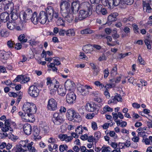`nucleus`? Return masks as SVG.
<instances>
[{
    "mask_svg": "<svg viewBox=\"0 0 152 152\" xmlns=\"http://www.w3.org/2000/svg\"><path fill=\"white\" fill-rule=\"evenodd\" d=\"M47 107L50 111H56L58 109L57 103L54 99L51 98L48 101Z\"/></svg>",
    "mask_w": 152,
    "mask_h": 152,
    "instance_id": "obj_8",
    "label": "nucleus"
},
{
    "mask_svg": "<svg viewBox=\"0 0 152 152\" xmlns=\"http://www.w3.org/2000/svg\"><path fill=\"white\" fill-rule=\"evenodd\" d=\"M59 137L62 141H65L66 142H69L73 139L72 136H68L66 134L60 135Z\"/></svg>",
    "mask_w": 152,
    "mask_h": 152,
    "instance_id": "obj_18",
    "label": "nucleus"
},
{
    "mask_svg": "<svg viewBox=\"0 0 152 152\" xmlns=\"http://www.w3.org/2000/svg\"><path fill=\"white\" fill-rule=\"evenodd\" d=\"M66 116L69 121L73 120L77 122H80L81 121V118L79 114L75 112L73 109H69L67 111Z\"/></svg>",
    "mask_w": 152,
    "mask_h": 152,
    "instance_id": "obj_4",
    "label": "nucleus"
},
{
    "mask_svg": "<svg viewBox=\"0 0 152 152\" xmlns=\"http://www.w3.org/2000/svg\"><path fill=\"white\" fill-rule=\"evenodd\" d=\"M8 134L6 132H0V139H2L8 136Z\"/></svg>",
    "mask_w": 152,
    "mask_h": 152,
    "instance_id": "obj_51",
    "label": "nucleus"
},
{
    "mask_svg": "<svg viewBox=\"0 0 152 152\" xmlns=\"http://www.w3.org/2000/svg\"><path fill=\"white\" fill-rule=\"evenodd\" d=\"M101 133L99 132H97L95 133L94 137V142H97L101 137Z\"/></svg>",
    "mask_w": 152,
    "mask_h": 152,
    "instance_id": "obj_36",
    "label": "nucleus"
},
{
    "mask_svg": "<svg viewBox=\"0 0 152 152\" xmlns=\"http://www.w3.org/2000/svg\"><path fill=\"white\" fill-rule=\"evenodd\" d=\"M61 12L62 16L67 22L70 23L73 19V12L71 11L70 4L67 1H64L60 4Z\"/></svg>",
    "mask_w": 152,
    "mask_h": 152,
    "instance_id": "obj_1",
    "label": "nucleus"
},
{
    "mask_svg": "<svg viewBox=\"0 0 152 152\" xmlns=\"http://www.w3.org/2000/svg\"><path fill=\"white\" fill-rule=\"evenodd\" d=\"M117 68L116 66H115L113 67L111 71V74H112L113 75H114L117 74Z\"/></svg>",
    "mask_w": 152,
    "mask_h": 152,
    "instance_id": "obj_63",
    "label": "nucleus"
},
{
    "mask_svg": "<svg viewBox=\"0 0 152 152\" xmlns=\"http://www.w3.org/2000/svg\"><path fill=\"white\" fill-rule=\"evenodd\" d=\"M30 18L31 19V21L34 24H37L38 22H39V18L37 17L36 12L34 13Z\"/></svg>",
    "mask_w": 152,
    "mask_h": 152,
    "instance_id": "obj_25",
    "label": "nucleus"
},
{
    "mask_svg": "<svg viewBox=\"0 0 152 152\" xmlns=\"http://www.w3.org/2000/svg\"><path fill=\"white\" fill-rule=\"evenodd\" d=\"M25 35L24 34H21L18 37V39L21 43L27 42V39L25 38Z\"/></svg>",
    "mask_w": 152,
    "mask_h": 152,
    "instance_id": "obj_33",
    "label": "nucleus"
},
{
    "mask_svg": "<svg viewBox=\"0 0 152 152\" xmlns=\"http://www.w3.org/2000/svg\"><path fill=\"white\" fill-rule=\"evenodd\" d=\"M123 30L125 33L126 34L129 33L130 32V28L127 26L125 27Z\"/></svg>",
    "mask_w": 152,
    "mask_h": 152,
    "instance_id": "obj_61",
    "label": "nucleus"
},
{
    "mask_svg": "<svg viewBox=\"0 0 152 152\" xmlns=\"http://www.w3.org/2000/svg\"><path fill=\"white\" fill-rule=\"evenodd\" d=\"M67 146L65 144L61 145L59 147V150L60 152H63L64 151H66L68 149Z\"/></svg>",
    "mask_w": 152,
    "mask_h": 152,
    "instance_id": "obj_42",
    "label": "nucleus"
},
{
    "mask_svg": "<svg viewBox=\"0 0 152 152\" xmlns=\"http://www.w3.org/2000/svg\"><path fill=\"white\" fill-rule=\"evenodd\" d=\"M123 4V2L121 0H113V4L114 6H117L120 4Z\"/></svg>",
    "mask_w": 152,
    "mask_h": 152,
    "instance_id": "obj_54",
    "label": "nucleus"
},
{
    "mask_svg": "<svg viewBox=\"0 0 152 152\" xmlns=\"http://www.w3.org/2000/svg\"><path fill=\"white\" fill-rule=\"evenodd\" d=\"M144 42L147 48L148 49H151V45L149 40L148 39H145L144 40Z\"/></svg>",
    "mask_w": 152,
    "mask_h": 152,
    "instance_id": "obj_44",
    "label": "nucleus"
},
{
    "mask_svg": "<svg viewBox=\"0 0 152 152\" xmlns=\"http://www.w3.org/2000/svg\"><path fill=\"white\" fill-rule=\"evenodd\" d=\"M34 143L32 142H31L30 143L27 144H24L23 145H18L19 146L21 147L22 148L27 149V148L29 152H37V151L36 150L35 148L32 146Z\"/></svg>",
    "mask_w": 152,
    "mask_h": 152,
    "instance_id": "obj_11",
    "label": "nucleus"
},
{
    "mask_svg": "<svg viewBox=\"0 0 152 152\" xmlns=\"http://www.w3.org/2000/svg\"><path fill=\"white\" fill-rule=\"evenodd\" d=\"M49 67L52 68L53 70L54 71H56L57 68L55 67V64L53 63H51L49 65Z\"/></svg>",
    "mask_w": 152,
    "mask_h": 152,
    "instance_id": "obj_57",
    "label": "nucleus"
},
{
    "mask_svg": "<svg viewBox=\"0 0 152 152\" xmlns=\"http://www.w3.org/2000/svg\"><path fill=\"white\" fill-rule=\"evenodd\" d=\"M137 131L138 133V136L141 137L142 134V128L141 127L139 128Z\"/></svg>",
    "mask_w": 152,
    "mask_h": 152,
    "instance_id": "obj_60",
    "label": "nucleus"
},
{
    "mask_svg": "<svg viewBox=\"0 0 152 152\" xmlns=\"http://www.w3.org/2000/svg\"><path fill=\"white\" fill-rule=\"evenodd\" d=\"M23 79H22V82L24 83H26L28 82L30 80V78L25 75H23Z\"/></svg>",
    "mask_w": 152,
    "mask_h": 152,
    "instance_id": "obj_49",
    "label": "nucleus"
},
{
    "mask_svg": "<svg viewBox=\"0 0 152 152\" xmlns=\"http://www.w3.org/2000/svg\"><path fill=\"white\" fill-rule=\"evenodd\" d=\"M66 101L69 104L74 103L76 99V96L73 91L68 93L66 95Z\"/></svg>",
    "mask_w": 152,
    "mask_h": 152,
    "instance_id": "obj_10",
    "label": "nucleus"
},
{
    "mask_svg": "<svg viewBox=\"0 0 152 152\" xmlns=\"http://www.w3.org/2000/svg\"><path fill=\"white\" fill-rule=\"evenodd\" d=\"M113 111V109L108 105L105 106L103 108V111H102L103 113L104 114L108 112H111Z\"/></svg>",
    "mask_w": 152,
    "mask_h": 152,
    "instance_id": "obj_38",
    "label": "nucleus"
},
{
    "mask_svg": "<svg viewBox=\"0 0 152 152\" xmlns=\"http://www.w3.org/2000/svg\"><path fill=\"white\" fill-rule=\"evenodd\" d=\"M56 139L52 137L50 138L48 140V142L51 143L52 145L55 144L56 142Z\"/></svg>",
    "mask_w": 152,
    "mask_h": 152,
    "instance_id": "obj_55",
    "label": "nucleus"
},
{
    "mask_svg": "<svg viewBox=\"0 0 152 152\" xmlns=\"http://www.w3.org/2000/svg\"><path fill=\"white\" fill-rule=\"evenodd\" d=\"M25 134L27 135H30L31 132L32 128L31 125L28 123L25 124L23 127Z\"/></svg>",
    "mask_w": 152,
    "mask_h": 152,
    "instance_id": "obj_15",
    "label": "nucleus"
},
{
    "mask_svg": "<svg viewBox=\"0 0 152 152\" xmlns=\"http://www.w3.org/2000/svg\"><path fill=\"white\" fill-rule=\"evenodd\" d=\"M118 15L117 12L113 13L109 15L108 17V20L109 22H112L116 20V17Z\"/></svg>",
    "mask_w": 152,
    "mask_h": 152,
    "instance_id": "obj_24",
    "label": "nucleus"
},
{
    "mask_svg": "<svg viewBox=\"0 0 152 152\" xmlns=\"http://www.w3.org/2000/svg\"><path fill=\"white\" fill-rule=\"evenodd\" d=\"M83 131V126L81 125L78 126L75 129V132L76 133L79 134H82Z\"/></svg>",
    "mask_w": 152,
    "mask_h": 152,
    "instance_id": "obj_41",
    "label": "nucleus"
},
{
    "mask_svg": "<svg viewBox=\"0 0 152 152\" xmlns=\"http://www.w3.org/2000/svg\"><path fill=\"white\" fill-rule=\"evenodd\" d=\"M4 9L9 12H12L14 10V4L13 3L10 2L4 6Z\"/></svg>",
    "mask_w": 152,
    "mask_h": 152,
    "instance_id": "obj_19",
    "label": "nucleus"
},
{
    "mask_svg": "<svg viewBox=\"0 0 152 152\" xmlns=\"http://www.w3.org/2000/svg\"><path fill=\"white\" fill-rule=\"evenodd\" d=\"M94 113H93L92 114H88L86 115V118L87 119H92L94 117Z\"/></svg>",
    "mask_w": 152,
    "mask_h": 152,
    "instance_id": "obj_62",
    "label": "nucleus"
},
{
    "mask_svg": "<svg viewBox=\"0 0 152 152\" xmlns=\"http://www.w3.org/2000/svg\"><path fill=\"white\" fill-rule=\"evenodd\" d=\"M134 2V0H124L123 1V3L124 2L127 5H131Z\"/></svg>",
    "mask_w": 152,
    "mask_h": 152,
    "instance_id": "obj_56",
    "label": "nucleus"
},
{
    "mask_svg": "<svg viewBox=\"0 0 152 152\" xmlns=\"http://www.w3.org/2000/svg\"><path fill=\"white\" fill-rule=\"evenodd\" d=\"M10 52H6L4 51H2L1 54V58L4 60H7L10 56Z\"/></svg>",
    "mask_w": 152,
    "mask_h": 152,
    "instance_id": "obj_29",
    "label": "nucleus"
},
{
    "mask_svg": "<svg viewBox=\"0 0 152 152\" xmlns=\"http://www.w3.org/2000/svg\"><path fill=\"white\" fill-rule=\"evenodd\" d=\"M66 34L67 36H73L75 35V33L73 29H70L67 31Z\"/></svg>",
    "mask_w": 152,
    "mask_h": 152,
    "instance_id": "obj_40",
    "label": "nucleus"
},
{
    "mask_svg": "<svg viewBox=\"0 0 152 152\" xmlns=\"http://www.w3.org/2000/svg\"><path fill=\"white\" fill-rule=\"evenodd\" d=\"M52 120L53 123L57 125H60L64 122V120L61 116V114L57 113L53 114Z\"/></svg>",
    "mask_w": 152,
    "mask_h": 152,
    "instance_id": "obj_7",
    "label": "nucleus"
},
{
    "mask_svg": "<svg viewBox=\"0 0 152 152\" xmlns=\"http://www.w3.org/2000/svg\"><path fill=\"white\" fill-rule=\"evenodd\" d=\"M14 151V152H25L26 149L22 148L18 145H16L12 150V151Z\"/></svg>",
    "mask_w": 152,
    "mask_h": 152,
    "instance_id": "obj_31",
    "label": "nucleus"
},
{
    "mask_svg": "<svg viewBox=\"0 0 152 152\" xmlns=\"http://www.w3.org/2000/svg\"><path fill=\"white\" fill-rule=\"evenodd\" d=\"M89 89H91V88L90 87V86H83L82 85L78 88V90L80 92L81 94L82 95V94L83 93L85 90Z\"/></svg>",
    "mask_w": 152,
    "mask_h": 152,
    "instance_id": "obj_30",
    "label": "nucleus"
},
{
    "mask_svg": "<svg viewBox=\"0 0 152 152\" xmlns=\"http://www.w3.org/2000/svg\"><path fill=\"white\" fill-rule=\"evenodd\" d=\"M0 34L2 37H8L9 35V33L5 29L1 30L0 31Z\"/></svg>",
    "mask_w": 152,
    "mask_h": 152,
    "instance_id": "obj_39",
    "label": "nucleus"
},
{
    "mask_svg": "<svg viewBox=\"0 0 152 152\" xmlns=\"http://www.w3.org/2000/svg\"><path fill=\"white\" fill-rule=\"evenodd\" d=\"M84 9L80 10L78 13V17L75 18L76 22L78 20H82L89 17L92 14V7L88 2L83 4Z\"/></svg>",
    "mask_w": 152,
    "mask_h": 152,
    "instance_id": "obj_3",
    "label": "nucleus"
},
{
    "mask_svg": "<svg viewBox=\"0 0 152 152\" xmlns=\"http://www.w3.org/2000/svg\"><path fill=\"white\" fill-rule=\"evenodd\" d=\"M91 127L92 129L94 130H96L97 129V126L96 123L94 121H93L91 123Z\"/></svg>",
    "mask_w": 152,
    "mask_h": 152,
    "instance_id": "obj_58",
    "label": "nucleus"
},
{
    "mask_svg": "<svg viewBox=\"0 0 152 152\" xmlns=\"http://www.w3.org/2000/svg\"><path fill=\"white\" fill-rule=\"evenodd\" d=\"M32 14V11L30 9H28L23 13V14L20 15V17L21 18V16H22L24 20H28L29 18H31L30 17Z\"/></svg>",
    "mask_w": 152,
    "mask_h": 152,
    "instance_id": "obj_14",
    "label": "nucleus"
},
{
    "mask_svg": "<svg viewBox=\"0 0 152 152\" xmlns=\"http://www.w3.org/2000/svg\"><path fill=\"white\" fill-rule=\"evenodd\" d=\"M8 46L10 48L13 47V45L15 44L14 41L11 40L8 41L7 43Z\"/></svg>",
    "mask_w": 152,
    "mask_h": 152,
    "instance_id": "obj_50",
    "label": "nucleus"
},
{
    "mask_svg": "<svg viewBox=\"0 0 152 152\" xmlns=\"http://www.w3.org/2000/svg\"><path fill=\"white\" fill-rule=\"evenodd\" d=\"M32 114L25 112L24 115H23L22 116V118L24 121L27 122L30 121V119L32 118Z\"/></svg>",
    "mask_w": 152,
    "mask_h": 152,
    "instance_id": "obj_26",
    "label": "nucleus"
},
{
    "mask_svg": "<svg viewBox=\"0 0 152 152\" xmlns=\"http://www.w3.org/2000/svg\"><path fill=\"white\" fill-rule=\"evenodd\" d=\"M58 15L57 12H54L53 17L56 19V24L58 26H64L65 25L64 21L61 18H58Z\"/></svg>",
    "mask_w": 152,
    "mask_h": 152,
    "instance_id": "obj_13",
    "label": "nucleus"
},
{
    "mask_svg": "<svg viewBox=\"0 0 152 152\" xmlns=\"http://www.w3.org/2000/svg\"><path fill=\"white\" fill-rule=\"evenodd\" d=\"M83 50L86 53L92 54L93 51V49L92 48L91 45H87L83 46Z\"/></svg>",
    "mask_w": 152,
    "mask_h": 152,
    "instance_id": "obj_23",
    "label": "nucleus"
},
{
    "mask_svg": "<svg viewBox=\"0 0 152 152\" xmlns=\"http://www.w3.org/2000/svg\"><path fill=\"white\" fill-rule=\"evenodd\" d=\"M80 7L79 2L78 1H73L72 3V7L71 8V11L72 12H74L78 11Z\"/></svg>",
    "mask_w": 152,
    "mask_h": 152,
    "instance_id": "obj_16",
    "label": "nucleus"
},
{
    "mask_svg": "<svg viewBox=\"0 0 152 152\" xmlns=\"http://www.w3.org/2000/svg\"><path fill=\"white\" fill-rule=\"evenodd\" d=\"M148 2V0H143V5L144 7H146V12L148 13H150L152 9L150 7Z\"/></svg>",
    "mask_w": 152,
    "mask_h": 152,
    "instance_id": "obj_27",
    "label": "nucleus"
},
{
    "mask_svg": "<svg viewBox=\"0 0 152 152\" xmlns=\"http://www.w3.org/2000/svg\"><path fill=\"white\" fill-rule=\"evenodd\" d=\"M93 33V31L89 28H87L81 31L80 33L82 34H91Z\"/></svg>",
    "mask_w": 152,
    "mask_h": 152,
    "instance_id": "obj_37",
    "label": "nucleus"
},
{
    "mask_svg": "<svg viewBox=\"0 0 152 152\" xmlns=\"http://www.w3.org/2000/svg\"><path fill=\"white\" fill-rule=\"evenodd\" d=\"M1 130L2 132H6L9 130L10 132L12 131V129L10 127L5 126L2 128Z\"/></svg>",
    "mask_w": 152,
    "mask_h": 152,
    "instance_id": "obj_43",
    "label": "nucleus"
},
{
    "mask_svg": "<svg viewBox=\"0 0 152 152\" xmlns=\"http://www.w3.org/2000/svg\"><path fill=\"white\" fill-rule=\"evenodd\" d=\"M11 13V17L12 20H15L17 19L18 18L19 14L17 13L16 11L15 12L12 11Z\"/></svg>",
    "mask_w": 152,
    "mask_h": 152,
    "instance_id": "obj_35",
    "label": "nucleus"
},
{
    "mask_svg": "<svg viewBox=\"0 0 152 152\" xmlns=\"http://www.w3.org/2000/svg\"><path fill=\"white\" fill-rule=\"evenodd\" d=\"M39 132L38 129L36 128L34 129L33 131V135L34 139L36 141L39 140L41 138V137L39 136Z\"/></svg>",
    "mask_w": 152,
    "mask_h": 152,
    "instance_id": "obj_21",
    "label": "nucleus"
},
{
    "mask_svg": "<svg viewBox=\"0 0 152 152\" xmlns=\"http://www.w3.org/2000/svg\"><path fill=\"white\" fill-rule=\"evenodd\" d=\"M40 127L42 128V130H43L45 132H48L49 128L48 126H44L43 124H41Z\"/></svg>",
    "mask_w": 152,
    "mask_h": 152,
    "instance_id": "obj_47",
    "label": "nucleus"
},
{
    "mask_svg": "<svg viewBox=\"0 0 152 152\" xmlns=\"http://www.w3.org/2000/svg\"><path fill=\"white\" fill-rule=\"evenodd\" d=\"M6 25L8 29L11 30H12L15 28V26L16 24L14 22H8L7 23Z\"/></svg>",
    "mask_w": 152,
    "mask_h": 152,
    "instance_id": "obj_32",
    "label": "nucleus"
},
{
    "mask_svg": "<svg viewBox=\"0 0 152 152\" xmlns=\"http://www.w3.org/2000/svg\"><path fill=\"white\" fill-rule=\"evenodd\" d=\"M66 90L65 87L59 88V86L58 89V93L61 96H64L66 94Z\"/></svg>",
    "mask_w": 152,
    "mask_h": 152,
    "instance_id": "obj_28",
    "label": "nucleus"
},
{
    "mask_svg": "<svg viewBox=\"0 0 152 152\" xmlns=\"http://www.w3.org/2000/svg\"><path fill=\"white\" fill-rule=\"evenodd\" d=\"M131 54V53L130 52L127 53H120L119 54V58L120 59L123 58L127 56L130 55Z\"/></svg>",
    "mask_w": 152,
    "mask_h": 152,
    "instance_id": "obj_48",
    "label": "nucleus"
},
{
    "mask_svg": "<svg viewBox=\"0 0 152 152\" xmlns=\"http://www.w3.org/2000/svg\"><path fill=\"white\" fill-rule=\"evenodd\" d=\"M101 149L102 150V152H108L111 151V149L110 147H102Z\"/></svg>",
    "mask_w": 152,
    "mask_h": 152,
    "instance_id": "obj_45",
    "label": "nucleus"
},
{
    "mask_svg": "<svg viewBox=\"0 0 152 152\" xmlns=\"http://www.w3.org/2000/svg\"><path fill=\"white\" fill-rule=\"evenodd\" d=\"M133 29L135 33L136 34H139L140 31V32L142 34V29L140 30L139 28L138 27V26L136 24H133L132 25Z\"/></svg>",
    "mask_w": 152,
    "mask_h": 152,
    "instance_id": "obj_34",
    "label": "nucleus"
},
{
    "mask_svg": "<svg viewBox=\"0 0 152 152\" xmlns=\"http://www.w3.org/2000/svg\"><path fill=\"white\" fill-rule=\"evenodd\" d=\"M46 12L44 11H41L39 16V22L42 24H45L47 20L50 22L53 17L54 10L52 7L49 6L46 9Z\"/></svg>",
    "mask_w": 152,
    "mask_h": 152,
    "instance_id": "obj_2",
    "label": "nucleus"
},
{
    "mask_svg": "<svg viewBox=\"0 0 152 152\" xmlns=\"http://www.w3.org/2000/svg\"><path fill=\"white\" fill-rule=\"evenodd\" d=\"M86 109L89 112H97L99 110L98 106L93 103L87 104L86 106Z\"/></svg>",
    "mask_w": 152,
    "mask_h": 152,
    "instance_id": "obj_9",
    "label": "nucleus"
},
{
    "mask_svg": "<svg viewBox=\"0 0 152 152\" xmlns=\"http://www.w3.org/2000/svg\"><path fill=\"white\" fill-rule=\"evenodd\" d=\"M75 86L74 83L70 80H68L65 83V87L66 89L68 91H73Z\"/></svg>",
    "mask_w": 152,
    "mask_h": 152,
    "instance_id": "obj_12",
    "label": "nucleus"
},
{
    "mask_svg": "<svg viewBox=\"0 0 152 152\" xmlns=\"http://www.w3.org/2000/svg\"><path fill=\"white\" fill-rule=\"evenodd\" d=\"M113 123H112V124H111L110 123H106L104 124V125L102 127H103V129H106L108 128L109 125H110V126H111L113 125Z\"/></svg>",
    "mask_w": 152,
    "mask_h": 152,
    "instance_id": "obj_53",
    "label": "nucleus"
},
{
    "mask_svg": "<svg viewBox=\"0 0 152 152\" xmlns=\"http://www.w3.org/2000/svg\"><path fill=\"white\" fill-rule=\"evenodd\" d=\"M111 99H114L115 104L117 103L118 102H121L122 101V99L121 96L120 94L117 93H115L114 96H112Z\"/></svg>",
    "mask_w": 152,
    "mask_h": 152,
    "instance_id": "obj_22",
    "label": "nucleus"
},
{
    "mask_svg": "<svg viewBox=\"0 0 152 152\" xmlns=\"http://www.w3.org/2000/svg\"><path fill=\"white\" fill-rule=\"evenodd\" d=\"M121 78L120 77H117L115 79H112L111 80L112 82H115L116 83H119L121 80Z\"/></svg>",
    "mask_w": 152,
    "mask_h": 152,
    "instance_id": "obj_59",
    "label": "nucleus"
},
{
    "mask_svg": "<svg viewBox=\"0 0 152 152\" xmlns=\"http://www.w3.org/2000/svg\"><path fill=\"white\" fill-rule=\"evenodd\" d=\"M58 85L54 84H51L49 87L50 90V94L52 95H54L56 93L57 90Z\"/></svg>",
    "mask_w": 152,
    "mask_h": 152,
    "instance_id": "obj_17",
    "label": "nucleus"
},
{
    "mask_svg": "<svg viewBox=\"0 0 152 152\" xmlns=\"http://www.w3.org/2000/svg\"><path fill=\"white\" fill-rule=\"evenodd\" d=\"M39 90L37 87L34 85L30 86L28 91V94L32 97H36L38 96Z\"/></svg>",
    "mask_w": 152,
    "mask_h": 152,
    "instance_id": "obj_6",
    "label": "nucleus"
},
{
    "mask_svg": "<svg viewBox=\"0 0 152 152\" xmlns=\"http://www.w3.org/2000/svg\"><path fill=\"white\" fill-rule=\"evenodd\" d=\"M104 94L107 98L109 99L110 97V94L108 92L107 89L105 90L104 92Z\"/></svg>",
    "mask_w": 152,
    "mask_h": 152,
    "instance_id": "obj_64",
    "label": "nucleus"
},
{
    "mask_svg": "<svg viewBox=\"0 0 152 152\" xmlns=\"http://www.w3.org/2000/svg\"><path fill=\"white\" fill-rule=\"evenodd\" d=\"M0 18L2 21L5 23L9 19V14L7 12L2 13L0 15Z\"/></svg>",
    "mask_w": 152,
    "mask_h": 152,
    "instance_id": "obj_20",
    "label": "nucleus"
},
{
    "mask_svg": "<svg viewBox=\"0 0 152 152\" xmlns=\"http://www.w3.org/2000/svg\"><path fill=\"white\" fill-rule=\"evenodd\" d=\"M102 6L101 4L97 5L96 7V12L97 13L99 14L102 9Z\"/></svg>",
    "mask_w": 152,
    "mask_h": 152,
    "instance_id": "obj_46",
    "label": "nucleus"
},
{
    "mask_svg": "<svg viewBox=\"0 0 152 152\" xmlns=\"http://www.w3.org/2000/svg\"><path fill=\"white\" fill-rule=\"evenodd\" d=\"M23 75H20L18 76L14 80V82H16L17 81H20L21 80L22 81V79H23Z\"/></svg>",
    "mask_w": 152,
    "mask_h": 152,
    "instance_id": "obj_52",
    "label": "nucleus"
},
{
    "mask_svg": "<svg viewBox=\"0 0 152 152\" xmlns=\"http://www.w3.org/2000/svg\"><path fill=\"white\" fill-rule=\"evenodd\" d=\"M23 110L25 113L34 114L37 112L36 106L32 103L27 102L25 103L23 106Z\"/></svg>",
    "mask_w": 152,
    "mask_h": 152,
    "instance_id": "obj_5",
    "label": "nucleus"
}]
</instances>
